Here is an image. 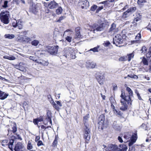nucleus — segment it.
<instances>
[{
    "label": "nucleus",
    "instance_id": "1",
    "mask_svg": "<svg viewBox=\"0 0 151 151\" xmlns=\"http://www.w3.org/2000/svg\"><path fill=\"white\" fill-rule=\"evenodd\" d=\"M74 48L69 47L65 48L63 52L62 55L67 58H75L76 56L74 52Z\"/></svg>",
    "mask_w": 151,
    "mask_h": 151
},
{
    "label": "nucleus",
    "instance_id": "2",
    "mask_svg": "<svg viewBox=\"0 0 151 151\" xmlns=\"http://www.w3.org/2000/svg\"><path fill=\"white\" fill-rule=\"evenodd\" d=\"M119 148H118L116 145L113 144L109 145V147L110 151H124L127 149L125 145H121L119 146Z\"/></svg>",
    "mask_w": 151,
    "mask_h": 151
},
{
    "label": "nucleus",
    "instance_id": "3",
    "mask_svg": "<svg viewBox=\"0 0 151 151\" xmlns=\"http://www.w3.org/2000/svg\"><path fill=\"white\" fill-rule=\"evenodd\" d=\"M9 12L7 11H2L0 14L1 21L5 24H8L9 22Z\"/></svg>",
    "mask_w": 151,
    "mask_h": 151
},
{
    "label": "nucleus",
    "instance_id": "4",
    "mask_svg": "<svg viewBox=\"0 0 151 151\" xmlns=\"http://www.w3.org/2000/svg\"><path fill=\"white\" fill-rule=\"evenodd\" d=\"M91 130L88 127H85L84 129V138L86 140V142L88 143L91 138Z\"/></svg>",
    "mask_w": 151,
    "mask_h": 151
},
{
    "label": "nucleus",
    "instance_id": "5",
    "mask_svg": "<svg viewBox=\"0 0 151 151\" xmlns=\"http://www.w3.org/2000/svg\"><path fill=\"white\" fill-rule=\"evenodd\" d=\"M46 47V50L48 53L52 55H55L57 54L58 52L59 47L58 46H47Z\"/></svg>",
    "mask_w": 151,
    "mask_h": 151
},
{
    "label": "nucleus",
    "instance_id": "6",
    "mask_svg": "<svg viewBox=\"0 0 151 151\" xmlns=\"http://www.w3.org/2000/svg\"><path fill=\"white\" fill-rule=\"evenodd\" d=\"M136 7H131L126 12H124L123 15V18L125 19H127V18L131 14L132 12H134L136 11Z\"/></svg>",
    "mask_w": 151,
    "mask_h": 151
},
{
    "label": "nucleus",
    "instance_id": "7",
    "mask_svg": "<svg viewBox=\"0 0 151 151\" xmlns=\"http://www.w3.org/2000/svg\"><path fill=\"white\" fill-rule=\"evenodd\" d=\"M123 39L122 36L120 34H117L113 38V43L116 45L121 44L123 42Z\"/></svg>",
    "mask_w": 151,
    "mask_h": 151
},
{
    "label": "nucleus",
    "instance_id": "8",
    "mask_svg": "<svg viewBox=\"0 0 151 151\" xmlns=\"http://www.w3.org/2000/svg\"><path fill=\"white\" fill-rule=\"evenodd\" d=\"M103 29V27L102 25L95 24H93L91 27V31H93L94 33H95L96 31H101Z\"/></svg>",
    "mask_w": 151,
    "mask_h": 151
},
{
    "label": "nucleus",
    "instance_id": "9",
    "mask_svg": "<svg viewBox=\"0 0 151 151\" xmlns=\"http://www.w3.org/2000/svg\"><path fill=\"white\" fill-rule=\"evenodd\" d=\"M79 6L83 9H87L89 6V2L87 0H80L78 3Z\"/></svg>",
    "mask_w": 151,
    "mask_h": 151
},
{
    "label": "nucleus",
    "instance_id": "10",
    "mask_svg": "<svg viewBox=\"0 0 151 151\" xmlns=\"http://www.w3.org/2000/svg\"><path fill=\"white\" fill-rule=\"evenodd\" d=\"M48 122L52 125V113L51 111L48 110L47 111L46 117L44 121V124H46Z\"/></svg>",
    "mask_w": 151,
    "mask_h": 151
},
{
    "label": "nucleus",
    "instance_id": "11",
    "mask_svg": "<svg viewBox=\"0 0 151 151\" xmlns=\"http://www.w3.org/2000/svg\"><path fill=\"white\" fill-rule=\"evenodd\" d=\"M96 78L100 84L102 85L103 84L104 77L103 75L101 73H96Z\"/></svg>",
    "mask_w": 151,
    "mask_h": 151
},
{
    "label": "nucleus",
    "instance_id": "12",
    "mask_svg": "<svg viewBox=\"0 0 151 151\" xmlns=\"http://www.w3.org/2000/svg\"><path fill=\"white\" fill-rule=\"evenodd\" d=\"M104 116L103 114L100 116L98 119V124L99 127L103 129L104 122Z\"/></svg>",
    "mask_w": 151,
    "mask_h": 151
},
{
    "label": "nucleus",
    "instance_id": "13",
    "mask_svg": "<svg viewBox=\"0 0 151 151\" xmlns=\"http://www.w3.org/2000/svg\"><path fill=\"white\" fill-rule=\"evenodd\" d=\"M130 96L128 95H125L124 93L123 94L122 91V93L120 96L122 98L121 100H123V101L124 100V102L126 103L127 102L128 104H129V103L131 104L130 102L131 101V98Z\"/></svg>",
    "mask_w": 151,
    "mask_h": 151
},
{
    "label": "nucleus",
    "instance_id": "14",
    "mask_svg": "<svg viewBox=\"0 0 151 151\" xmlns=\"http://www.w3.org/2000/svg\"><path fill=\"white\" fill-rule=\"evenodd\" d=\"M24 145L21 142H18L15 145L14 150L15 151H24Z\"/></svg>",
    "mask_w": 151,
    "mask_h": 151
},
{
    "label": "nucleus",
    "instance_id": "15",
    "mask_svg": "<svg viewBox=\"0 0 151 151\" xmlns=\"http://www.w3.org/2000/svg\"><path fill=\"white\" fill-rule=\"evenodd\" d=\"M40 5V4H37L36 5H32L30 10L32 13L36 14L38 12V6Z\"/></svg>",
    "mask_w": 151,
    "mask_h": 151
},
{
    "label": "nucleus",
    "instance_id": "16",
    "mask_svg": "<svg viewBox=\"0 0 151 151\" xmlns=\"http://www.w3.org/2000/svg\"><path fill=\"white\" fill-rule=\"evenodd\" d=\"M25 65V64L24 63L21 62L18 65L16 66V67L19 70L23 72H25L26 71V69L24 67Z\"/></svg>",
    "mask_w": 151,
    "mask_h": 151
},
{
    "label": "nucleus",
    "instance_id": "17",
    "mask_svg": "<svg viewBox=\"0 0 151 151\" xmlns=\"http://www.w3.org/2000/svg\"><path fill=\"white\" fill-rule=\"evenodd\" d=\"M142 18L141 16L138 13L136 14V16L134 18L133 22H132L133 24H134V25L136 26L137 23H136V22L140 20Z\"/></svg>",
    "mask_w": 151,
    "mask_h": 151
},
{
    "label": "nucleus",
    "instance_id": "18",
    "mask_svg": "<svg viewBox=\"0 0 151 151\" xmlns=\"http://www.w3.org/2000/svg\"><path fill=\"white\" fill-rule=\"evenodd\" d=\"M48 7L50 9L56 8L58 6V4L54 1H51L48 4Z\"/></svg>",
    "mask_w": 151,
    "mask_h": 151
},
{
    "label": "nucleus",
    "instance_id": "19",
    "mask_svg": "<svg viewBox=\"0 0 151 151\" xmlns=\"http://www.w3.org/2000/svg\"><path fill=\"white\" fill-rule=\"evenodd\" d=\"M120 102L122 106L120 107V109L123 111L126 110L127 109L128 106L126 103L124 102V100H121Z\"/></svg>",
    "mask_w": 151,
    "mask_h": 151
},
{
    "label": "nucleus",
    "instance_id": "20",
    "mask_svg": "<svg viewBox=\"0 0 151 151\" xmlns=\"http://www.w3.org/2000/svg\"><path fill=\"white\" fill-rule=\"evenodd\" d=\"M116 25L114 23H112L109 29V32H117L118 31V29L116 28Z\"/></svg>",
    "mask_w": 151,
    "mask_h": 151
},
{
    "label": "nucleus",
    "instance_id": "21",
    "mask_svg": "<svg viewBox=\"0 0 151 151\" xmlns=\"http://www.w3.org/2000/svg\"><path fill=\"white\" fill-rule=\"evenodd\" d=\"M96 65V63L93 62L91 63L88 61L86 63V66L87 68H95Z\"/></svg>",
    "mask_w": 151,
    "mask_h": 151
},
{
    "label": "nucleus",
    "instance_id": "22",
    "mask_svg": "<svg viewBox=\"0 0 151 151\" xmlns=\"http://www.w3.org/2000/svg\"><path fill=\"white\" fill-rule=\"evenodd\" d=\"M9 96L8 94L0 90V99L3 100L6 99Z\"/></svg>",
    "mask_w": 151,
    "mask_h": 151
},
{
    "label": "nucleus",
    "instance_id": "23",
    "mask_svg": "<svg viewBox=\"0 0 151 151\" xmlns=\"http://www.w3.org/2000/svg\"><path fill=\"white\" fill-rule=\"evenodd\" d=\"M37 63L44 66H47L49 64V63L48 61L41 59H37Z\"/></svg>",
    "mask_w": 151,
    "mask_h": 151
},
{
    "label": "nucleus",
    "instance_id": "24",
    "mask_svg": "<svg viewBox=\"0 0 151 151\" xmlns=\"http://www.w3.org/2000/svg\"><path fill=\"white\" fill-rule=\"evenodd\" d=\"M147 2L146 0H138L137 2L138 5L140 7H143Z\"/></svg>",
    "mask_w": 151,
    "mask_h": 151
},
{
    "label": "nucleus",
    "instance_id": "25",
    "mask_svg": "<svg viewBox=\"0 0 151 151\" xmlns=\"http://www.w3.org/2000/svg\"><path fill=\"white\" fill-rule=\"evenodd\" d=\"M89 118V115L88 114L84 116L83 118V123L85 126V127H88L87 122L88 121V119Z\"/></svg>",
    "mask_w": 151,
    "mask_h": 151
},
{
    "label": "nucleus",
    "instance_id": "26",
    "mask_svg": "<svg viewBox=\"0 0 151 151\" xmlns=\"http://www.w3.org/2000/svg\"><path fill=\"white\" fill-rule=\"evenodd\" d=\"M113 127L115 129L118 131L120 130L121 129V127L117 124L116 121H114L113 122Z\"/></svg>",
    "mask_w": 151,
    "mask_h": 151
},
{
    "label": "nucleus",
    "instance_id": "27",
    "mask_svg": "<svg viewBox=\"0 0 151 151\" xmlns=\"http://www.w3.org/2000/svg\"><path fill=\"white\" fill-rule=\"evenodd\" d=\"M115 0H107L102 2L101 3L104 4L105 6H109V5L110 2H114Z\"/></svg>",
    "mask_w": 151,
    "mask_h": 151
},
{
    "label": "nucleus",
    "instance_id": "28",
    "mask_svg": "<svg viewBox=\"0 0 151 151\" xmlns=\"http://www.w3.org/2000/svg\"><path fill=\"white\" fill-rule=\"evenodd\" d=\"M3 58L10 60H14L16 59V58L14 56L12 55H10L9 56L7 55L4 56H3Z\"/></svg>",
    "mask_w": 151,
    "mask_h": 151
},
{
    "label": "nucleus",
    "instance_id": "29",
    "mask_svg": "<svg viewBox=\"0 0 151 151\" xmlns=\"http://www.w3.org/2000/svg\"><path fill=\"white\" fill-rule=\"evenodd\" d=\"M14 143V139H11L8 143L7 145L8 146L9 148L12 151H13L12 145H13Z\"/></svg>",
    "mask_w": 151,
    "mask_h": 151
},
{
    "label": "nucleus",
    "instance_id": "30",
    "mask_svg": "<svg viewBox=\"0 0 151 151\" xmlns=\"http://www.w3.org/2000/svg\"><path fill=\"white\" fill-rule=\"evenodd\" d=\"M137 139V135L136 134H132L131 138V140L133 141V142H135Z\"/></svg>",
    "mask_w": 151,
    "mask_h": 151
},
{
    "label": "nucleus",
    "instance_id": "31",
    "mask_svg": "<svg viewBox=\"0 0 151 151\" xmlns=\"http://www.w3.org/2000/svg\"><path fill=\"white\" fill-rule=\"evenodd\" d=\"M22 40L24 41L27 42H29L32 40L29 37L26 36H25L24 37L22 38Z\"/></svg>",
    "mask_w": 151,
    "mask_h": 151
},
{
    "label": "nucleus",
    "instance_id": "32",
    "mask_svg": "<svg viewBox=\"0 0 151 151\" xmlns=\"http://www.w3.org/2000/svg\"><path fill=\"white\" fill-rule=\"evenodd\" d=\"M9 143L8 140L6 139L3 140L2 141L1 144L2 146L5 147Z\"/></svg>",
    "mask_w": 151,
    "mask_h": 151
},
{
    "label": "nucleus",
    "instance_id": "33",
    "mask_svg": "<svg viewBox=\"0 0 151 151\" xmlns=\"http://www.w3.org/2000/svg\"><path fill=\"white\" fill-rule=\"evenodd\" d=\"M63 11V9L61 7H59L56 10V13L58 14H61Z\"/></svg>",
    "mask_w": 151,
    "mask_h": 151
},
{
    "label": "nucleus",
    "instance_id": "34",
    "mask_svg": "<svg viewBox=\"0 0 151 151\" xmlns=\"http://www.w3.org/2000/svg\"><path fill=\"white\" fill-rule=\"evenodd\" d=\"M5 37L6 38L12 39L14 37V35L13 34H6L5 35Z\"/></svg>",
    "mask_w": 151,
    "mask_h": 151
},
{
    "label": "nucleus",
    "instance_id": "35",
    "mask_svg": "<svg viewBox=\"0 0 151 151\" xmlns=\"http://www.w3.org/2000/svg\"><path fill=\"white\" fill-rule=\"evenodd\" d=\"M99 48V46H97L96 47H95L89 50L88 51H93V52H98L99 50L98 49Z\"/></svg>",
    "mask_w": 151,
    "mask_h": 151
},
{
    "label": "nucleus",
    "instance_id": "36",
    "mask_svg": "<svg viewBox=\"0 0 151 151\" xmlns=\"http://www.w3.org/2000/svg\"><path fill=\"white\" fill-rule=\"evenodd\" d=\"M39 43V41L37 40H35L31 42V44L35 46H37Z\"/></svg>",
    "mask_w": 151,
    "mask_h": 151
},
{
    "label": "nucleus",
    "instance_id": "37",
    "mask_svg": "<svg viewBox=\"0 0 151 151\" xmlns=\"http://www.w3.org/2000/svg\"><path fill=\"white\" fill-rule=\"evenodd\" d=\"M126 90L128 92L129 96H133V91L129 87H127L126 88Z\"/></svg>",
    "mask_w": 151,
    "mask_h": 151
},
{
    "label": "nucleus",
    "instance_id": "38",
    "mask_svg": "<svg viewBox=\"0 0 151 151\" xmlns=\"http://www.w3.org/2000/svg\"><path fill=\"white\" fill-rule=\"evenodd\" d=\"M32 148V146L30 141H29L27 145V149L28 150H31Z\"/></svg>",
    "mask_w": 151,
    "mask_h": 151
},
{
    "label": "nucleus",
    "instance_id": "39",
    "mask_svg": "<svg viewBox=\"0 0 151 151\" xmlns=\"http://www.w3.org/2000/svg\"><path fill=\"white\" fill-rule=\"evenodd\" d=\"M142 62L145 65H148V62L147 61L146 59L145 58L143 57V59L142 60Z\"/></svg>",
    "mask_w": 151,
    "mask_h": 151
},
{
    "label": "nucleus",
    "instance_id": "40",
    "mask_svg": "<svg viewBox=\"0 0 151 151\" xmlns=\"http://www.w3.org/2000/svg\"><path fill=\"white\" fill-rule=\"evenodd\" d=\"M114 111V112L116 113L118 116H122L123 114L121 112L119 109H115Z\"/></svg>",
    "mask_w": 151,
    "mask_h": 151
},
{
    "label": "nucleus",
    "instance_id": "41",
    "mask_svg": "<svg viewBox=\"0 0 151 151\" xmlns=\"http://www.w3.org/2000/svg\"><path fill=\"white\" fill-rule=\"evenodd\" d=\"M52 104L53 107L56 110H58L60 109L59 107H58V106H57L56 104L54 101L52 102Z\"/></svg>",
    "mask_w": 151,
    "mask_h": 151
},
{
    "label": "nucleus",
    "instance_id": "42",
    "mask_svg": "<svg viewBox=\"0 0 151 151\" xmlns=\"http://www.w3.org/2000/svg\"><path fill=\"white\" fill-rule=\"evenodd\" d=\"M17 130L16 125L14 124L12 127V131L13 133H15L16 132Z\"/></svg>",
    "mask_w": 151,
    "mask_h": 151
},
{
    "label": "nucleus",
    "instance_id": "43",
    "mask_svg": "<svg viewBox=\"0 0 151 151\" xmlns=\"http://www.w3.org/2000/svg\"><path fill=\"white\" fill-rule=\"evenodd\" d=\"M146 57L149 58H150L151 57V47H150L149 52L146 54Z\"/></svg>",
    "mask_w": 151,
    "mask_h": 151
},
{
    "label": "nucleus",
    "instance_id": "44",
    "mask_svg": "<svg viewBox=\"0 0 151 151\" xmlns=\"http://www.w3.org/2000/svg\"><path fill=\"white\" fill-rule=\"evenodd\" d=\"M58 140V138L56 136H55V139L54 140L53 142L52 143V145L54 146H55L57 144V141Z\"/></svg>",
    "mask_w": 151,
    "mask_h": 151
},
{
    "label": "nucleus",
    "instance_id": "45",
    "mask_svg": "<svg viewBox=\"0 0 151 151\" xmlns=\"http://www.w3.org/2000/svg\"><path fill=\"white\" fill-rule=\"evenodd\" d=\"M127 76L131 78H135V79H138V77L136 75L134 74L133 75H127Z\"/></svg>",
    "mask_w": 151,
    "mask_h": 151
},
{
    "label": "nucleus",
    "instance_id": "46",
    "mask_svg": "<svg viewBox=\"0 0 151 151\" xmlns=\"http://www.w3.org/2000/svg\"><path fill=\"white\" fill-rule=\"evenodd\" d=\"M98 6L96 5H93L91 8V10L92 11H94L97 9Z\"/></svg>",
    "mask_w": 151,
    "mask_h": 151
},
{
    "label": "nucleus",
    "instance_id": "47",
    "mask_svg": "<svg viewBox=\"0 0 151 151\" xmlns=\"http://www.w3.org/2000/svg\"><path fill=\"white\" fill-rule=\"evenodd\" d=\"M65 39L66 40H67L68 42H70L71 41V40L72 38L71 37H70L68 36H67L65 37Z\"/></svg>",
    "mask_w": 151,
    "mask_h": 151
},
{
    "label": "nucleus",
    "instance_id": "48",
    "mask_svg": "<svg viewBox=\"0 0 151 151\" xmlns=\"http://www.w3.org/2000/svg\"><path fill=\"white\" fill-rule=\"evenodd\" d=\"M72 31H71L70 29H68L66 31L64 32L63 34V36H66V35H68V32H69V33H70V32H72Z\"/></svg>",
    "mask_w": 151,
    "mask_h": 151
},
{
    "label": "nucleus",
    "instance_id": "49",
    "mask_svg": "<svg viewBox=\"0 0 151 151\" xmlns=\"http://www.w3.org/2000/svg\"><path fill=\"white\" fill-rule=\"evenodd\" d=\"M141 34L139 33L136 36L135 38L136 40H138L141 38Z\"/></svg>",
    "mask_w": 151,
    "mask_h": 151
},
{
    "label": "nucleus",
    "instance_id": "50",
    "mask_svg": "<svg viewBox=\"0 0 151 151\" xmlns=\"http://www.w3.org/2000/svg\"><path fill=\"white\" fill-rule=\"evenodd\" d=\"M126 57H125L124 56V57H121L119 59V61H125L126 60H127L126 59Z\"/></svg>",
    "mask_w": 151,
    "mask_h": 151
},
{
    "label": "nucleus",
    "instance_id": "51",
    "mask_svg": "<svg viewBox=\"0 0 151 151\" xmlns=\"http://www.w3.org/2000/svg\"><path fill=\"white\" fill-rule=\"evenodd\" d=\"M133 55L132 53H131L129 55H128L127 60L129 61L131 60L132 58L133 57Z\"/></svg>",
    "mask_w": 151,
    "mask_h": 151
},
{
    "label": "nucleus",
    "instance_id": "52",
    "mask_svg": "<svg viewBox=\"0 0 151 151\" xmlns=\"http://www.w3.org/2000/svg\"><path fill=\"white\" fill-rule=\"evenodd\" d=\"M29 59L33 61H35L37 63V60L36 59V58L34 56H30L29 57Z\"/></svg>",
    "mask_w": 151,
    "mask_h": 151
},
{
    "label": "nucleus",
    "instance_id": "53",
    "mask_svg": "<svg viewBox=\"0 0 151 151\" xmlns=\"http://www.w3.org/2000/svg\"><path fill=\"white\" fill-rule=\"evenodd\" d=\"M55 102L57 103V105L58 107H61L62 106V105L61 102L60 101H56Z\"/></svg>",
    "mask_w": 151,
    "mask_h": 151
},
{
    "label": "nucleus",
    "instance_id": "54",
    "mask_svg": "<svg viewBox=\"0 0 151 151\" xmlns=\"http://www.w3.org/2000/svg\"><path fill=\"white\" fill-rule=\"evenodd\" d=\"M81 37V35H80V33H76L75 38L78 39V38H80Z\"/></svg>",
    "mask_w": 151,
    "mask_h": 151
},
{
    "label": "nucleus",
    "instance_id": "55",
    "mask_svg": "<svg viewBox=\"0 0 151 151\" xmlns=\"http://www.w3.org/2000/svg\"><path fill=\"white\" fill-rule=\"evenodd\" d=\"M8 2L7 1H4V4L2 5V6L4 8H6L8 6Z\"/></svg>",
    "mask_w": 151,
    "mask_h": 151
},
{
    "label": "nucleus",
    "instance_id": "56",
    "mask_svg": "<svg viewBox=\"0 0 151 151\" xmlns=\"http://www.w3.org/2000/svg\"><path fill=\"white\" fill-rule=\"evenodd\" d=\"M37 119L38 122H42L43 120V116H41L39 118H37Z\"/></svg>",
    "mask_w": 151,
    "mask_h": 151
},
{
    "label": "nucleus",
    "instance_id": "57",
    "mask_svg": "<svg viewBox=\"0 0 151 151\" xmlns=\"http://www.w3.org/2000/svg\"><path fill=\"white\" fill-rule=\"evenodd\" d=\"M147 50V49H146V47L145 46H143L142 47V48L141 50V51H142V52L144 53H145L146 52Z\"/></svg>",
    "mask_w": 151,
    "mask_h": 151
},
{
    "label": "nucleus",
    "instance_id": "58",
    "mask_svg": "<svg viewBox=\"0 0 151 151\" xmlns=\"http://www.w3.org/2000/svg\"><path fill=\"white\" fill-rule=\"evenodd\" d=\"M135 148L134 146H131L129 147V151H135Z\"/></svg>",
    "mask_w": 151,
    "mask_h": 151
},
{
    "label": "nucleus",
    "instance_id": "59",
    "mask_svg": "<svg viewBox=\"0 0 151 151\" xmlns=\"http://www.w3.org/2000/svg\"><path fill=\"white\" fill-rule=\"evenodd\" d=\"M65 18V17L64 16H61L58 19L57 22H60L63 19H64Z\"/></svg>",
    "mask_w": 151,
    "mask_h": 151
},
{
    "label": "nucleus",
    "instance_id": "60",
    "mask_svg": "<svg viewBox=\"0 0 151 151\" xmlns=\"http://www.w3.org/2000/svg\"><path fill=\"white\" fill-rule=\"evenodd\" d=\"M16 24H17V26H18L19 29H22V25L21 24H19V22H17L16 21Z\"/></svg>",
    "mask_w": 151,
    "mask_h": 151
},
{
    "label": "nucleus",
    "instance_id": "61",
    "mask_svg": "<svg viewBox=\"0 0 151 151\" xmlns=\"http://www.w3.org/2000/svg\"><path fill=\"white\" fill-rule=\"evenodd\" d=\"M37 145L38 146H40L42 145H43L42 142L41 140L38 141L37 143Z\"/></svg>",
    "mask_w": 151,
    "mask_h": 151
},
{
    "label": "nucleus",
    "instance_id": "62",
    "mask_svg": "<svg viewBox=\"0 0 151 151\" xmlns=\"http://www.w3.org/2000/svg\"><path fill=\"white\" fill-rule=\"evenodd\" d=\"M110 44V42L108 41H106V42L104 43V45L106 46H108Z\"/></svg>",
    "mask_w": 151,
    "mask_h": 151
},
{
    "label": "nucleus",
    "instance_id": "63",
    "mask_svg": "<svg viewBox=\"0 0 151 151\" xmlns=\"http://www.w3.org/2000/svg\"><path fill=\"white\" fill-rule=\"evenodd\" d=\"M80 27H77L75 29V31L76 32V33H80V32L79 31Z\"/></svg>",
    "mask_w": 151,
    "mask_h": 151
},
{
    "label": "nucleus",
    "instance_id": "64",
    "mask_svg": "<svg viewBox=\"0 0 151 151\" xmlns=\"http://www.w3.org/2000/svg\"><path fill=\"white\" fill-rule=\"evenodd\" d=\"M33 122L35 124V125H37L38 124V121H37V119H33Z\"/></svg>",
    "mask_w": 151,
    "mask_h": 151
}]
</instances>
